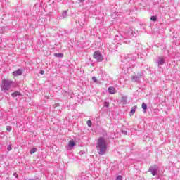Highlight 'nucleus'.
<instances>
[{"mask_svg": "<svg viewBox=\"0 0 180 180\" xmlns=\"http://www.w3.org/2000/svg\"><path fill=\"white\" fill-rule=\"evenodd\" d=\"M123 179V177H122V176H118L117 178H116V180H122Z\"/></svg>", "mask_w": 180, "mask_h": 180, "instance_id": "obj_18", "label": "nucleus"}, {"mask_svg": "<svg viewBox=\"0 0 180 180\" xmlns=\"http://www.w3.org/2000/svg\"><path fill=\"white\" fill-rule=\"evenodd\" d=\"M159 64L162 65V64H164V59L160 58Z\"/></svg>", "mask_w": 180, "mask_h": 180, "instance_id": "obj_13", "label": "nucleus"}, {"mask_svg": "<svg viewBox=\"0 0 180 180\" xmlns=\"http://www.w3.org/2000/svg\"><path fill=\"white\" fill-rule=\"evenodd\" d=\"M96 148L100 155H105V153H106V150H108L106 138L103 136H100L96 141Z\"/></svg>", "mask_w": 180, "mask_h": 180, "instance_id": "obj_1", "label": "nucleus"}, {"mask_svg": "<svg viewBox=\"0 0 180 180\" xmlns=\"http://www.w3.org/2000/svg\"><path fill=\"white\" fill-rule=\"evenodd\" d=\"M108 92L111 94V95H113L116 94V89H115V87H109Z\"/></svg>", "mask_w": 180, "mask_h": 180, "instance_id": "obj_5", "label": "nucleus"}, {"mask_svg": "<svg viewBox=\"0 0 180 180\" xmlns=\"http://www.w3.org/2000/svg\"><path fill=\"white\" fill-rule=\"evenodd\" d=\"M68 146L70 147V148H72V147L75 146V142L72 140L69 141Z\"/></svg>", "mask_w": 180, "mask_h": 180, "instance_id": "obj_7", "label": "nucleus"}, {"mask_svg": "<svg viewBox=\"0 0 180 180\" xmlns=\"http://www.w3.org/2000/svg\"><path fill=\"white\" fill-rule=\"evenodd\" d=\"M6 130H8V131H11V130H12V129L11 128V127H7Z\"/></svg>", "mask_w": 180, "mask_h": 180, "instance_id": "obj_20", "label": "nucleus"}, {"mask_svg": "<svg viewBox=\"0 0 180 180\" xmlns=\"http://www.w3.org/2000/svg\"><path fill=\"white\" fill-rule=\"evenodd\" d=\"M136 109H137V105H135L131 108L130 111V116H133L134 113H136Z\"/></svg>", "mask_w": 180, "mask_h": 180, "instance_id": "obj_6", "label": "nucleus"}, {"mask_svg": "<svg viewBox=\"0 0 180 180\" xmlns=\"http://www.w3.org/2000/svg\"><path fill=\"white\" fill-rule=\"evenodd\" d=\"M13 176H15V178H18V174L14 173V174H13Z\"/></svg>", "mask_w": 180, "mask_h": 180, "instance_id": "obj_22", "label": "nucleus"}, {"mask_svg": "<svg viewBox=\"0 0 180 180\" xmlns=\"http://www.w3.org/2000/svg\"><path fill=\"white\" fill-rule=\"evenodd\" d=\"M79 2H84L85 1V0H79Z\"/></svg>", "mask_w": 180, "mask_h": 180, "instance_id": "obj_23", "label": "nucleus"}, {"mask_svg": "<svg viewBox=\"0 0 180 180\" xmlns=\"http://www.w3.org/2000/svg\"><path fill=\"white\" fill-rule=\"evenodd\" d=\"M14 77H18L19 75H22V70L18 69L16 71L13 72Z\"/></svg>", "mask_w": 180, "mask_h": 180, "instance_id": "obj_4", "label": "nucleus"}, {"mask_svg": "<svg viewBox=\"0 0 180 180\" xmlns=\"http://www.w3.org/2000/svg\"><path fill=\"white\" fill-rule=\"evenodd\" d=\"M11 96H13V98H16V96H20V92L15 91L11 94Z\"/></svg>", "mask_w": 180, "mask_h": 180, "instance_id": "obj_8", "label": "nucleus"}, {"mask_svg": "<svg viewBox=\"0 0 180 180\" xmlns=\"http://www.w3.org/2000/svg\"><path fill=\"white\" fill-rule=\"evenodd\" d=\"M37 151V149L36 148H33L30 151V154H34V153H36Z\"/></svg>", "mask_w": 180, "mask_h": 180, "instance_id": "obj_12", "label": "nucleus"}, {"mask_svg": "<svg viewBox=\"0 0 180 180\" xmlns=\"http://www.w3.org/2000/svg\"><path fill=\"white\" fill-rule=\"evenodd\" d=\"M11 85L12 81L4 79L1 81V89L4 92H6V91H9V89H11Z\"/></svg>", "mask_w": 180, "mask_h": 180, "instance_id": "obj_2", "label": "nucleus"}, {"mask_svg": "<svg viewBox=\"0 0 180 180\" xmlns=\"http://www.w3.org/2000/svg\"><path fill=\"white\" fill-rule=\"evenodd\" d=\"M122 101L126 103V102H127V98L122 97Z\"/></svg>", "mask_w": 180, "mask_h": 180, "instance_id": "obj_17", "label": "nucleus"}, {"mask_svg": "<svg viewBox=\"0 0 180 180\" xmlns=\"http://www.w3.org/2000/svg\"><path fill=\"white\" fill-rule=\"evenodd\" d=\"M104 107L109 108V102H108V101L104 102Z\"/></svg>", "mask_w": 180, "mask_h": 180, "instance_id": "obj_15", "label": "nucleus"}, {"mask_svg": "<svg viewBox=\"0 0 180 180\" xmlns=\"http://www.w3.org/2000/svg\"><path fill=\"white\" fill-rule=\"evenodd\" d=\"M131 79H134V77H131Z\"/></svg>", "mask_w": 180, "mask_h": 180, "instance_id": "obj_26", "label": "nucleus"}, {"mask_svg": "<svg viewBox=\"0 0 180 180\" xmlns=\"http://www.w3.org/2000/svg\"><path fill=\"white\" fill-rule=\"evenodd\" d=\"M92 81H94V82H96V81H97L96 77H93Z\"/></svg>", "mask_w": 180, "mask_h": 180, "instance_id": "obj_19", "label": "nucleus"}, {"mask_svg": "<svg viewBox=\"0 0 180 180\" xmlns=\"http://www.w3.org/2000/svg\"><path fill=\"white\" fill-rule=\"evenodd\" d=\"M86 123L89 127H91V126H92V122L91 120H89Z\"/></svg>", "mask_w": 180, "mask_h": 180, "instance_id": "obj_14", "label": "nucleus"}, {"mask_svg": "<svg viewBox=\"0 0 180 180\" xmlns=\"http://www.w3.org/2000/svg\"><path fill=\"white\" fill-rule=\"evenodd\" d=\"M142 109H143V110H147V104H146L145 103H143Z\"/></svg>", "mask_w": 180, "mask_h": 180, "instance_id": "obj_11", "label": "nucleus"}, {"mask_svg": "<svg viewBox=\"0 0 180 180\" xmlns=\"http://www.w3.org/2000/svg\"><path fill=\"white\" fill-rule=\"evenodd\" d=\"M150 20H152V22H155L157 20V15H153L150 17Z\"/></svg>", "mask_w": 180, "mask_h": 180, "instance_id": "obj_10", "label": "nucleus"}, {"mask_svg": "<svg viewBox=\"0 0 180 180\" xmlns=\"http://www.w3.org/2000/svg\"><path fill=\"white\" fill-rule=\"evenodd\" d=\"M149 172H151V169H149Z\"/></svg>", "mask_w": 180, "mask_h": 180, "instance_id": "obj_27", "label": "nucleus"}, {"mask_svg": "<svg viewBox=\"0 0 180 180\" xmlns=\"http://www.w3.org/2000/svg\"><path fill=\"white\" fill-rule=\"evenodd\" d=\"M54 57L63 58V57H64V54H63V53H54Z\"/></svg>", "mask_w": 180, "mask_h": 180, "instance_id": "obj_9", "label": "nucleus"}, {"mask_svg": "<svg viewBox=\"0 0 180 180\" xmlns=\"http://www.w3.org/2000/svg\"><path fill=\"white\" fill-rule=\"evenodd\" d=\"M63 13H67V11H63Z\"/></svg>", "mask_w": 180, "mask_h": 180, "instance_id": "obj_25", "label": "nucleus"}, {"mask_svg": "<svg viewBox=\"0 0 180 180\" xmlns=\"http://www.w3.org/2000/svg\"><path fill=\"white\" fill-rule=\"evenodd\" d=\"M93 57L95 60H98V63L103 61V56L101 54L99 51H96L93 54Z\"/></svg>", "mask_w": 180, "mask_h": 180, "instance_id": "obj_3", "label": "nucleus"}, {"mask_svg": "<svg viewBox=\"0 0 180 180\" xmlns=\"http://www.w3.org/2000/svg\"><path fill=\"white\" fill-rule=\"evenodd\" d=\"M40 74H41V75H44V70H41Z\"/></svg>", "mask_w": 180, "mask_h": 180, "instance_id": "obj_21", "label": "nucleus"}, {"mask_svg": "<svg viewBox=\"0 0 180 180\" xmlns=\"http://www.w3.org/2000/svg\"><path fill=\"white\" fill-rule=\"evenodd\" d=\"M153 176H155V175L157 174V171L154 170V171H152L151 172Z\"/></svg>", "mask_w": 180, "mask_h": 180, "instance_id": "obj_16", "label": "nucleus"}, {"mask_svg": "<svg viewBox=\"0 0 180 180\" xmlns=\"http://www.w3.org/2000/svg\"><path fill=\"white\" fill-rule=\"evenodd\" d=\"M7 148H8V151H11V147L8 146Z\"/></svg>", "mask_w": 180, "mask_h": 180, "instance_id": "obj_24", "label": "nucleus"}]
</instances>
